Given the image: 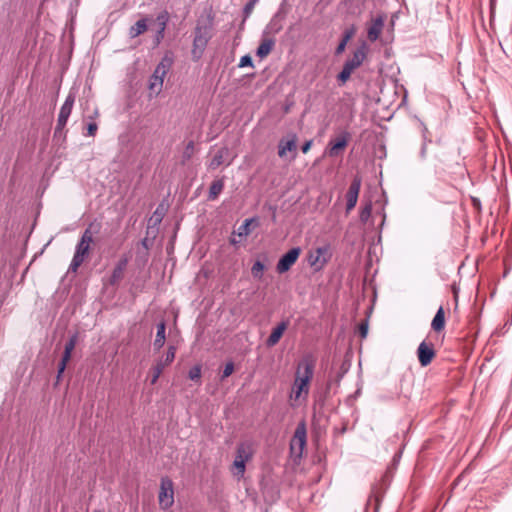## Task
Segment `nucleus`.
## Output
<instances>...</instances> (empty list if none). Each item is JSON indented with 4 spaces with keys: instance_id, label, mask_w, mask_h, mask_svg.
Returning a JSON list of instances; mask_svg holds the SVG:
<instances>
[{
    "instance_id": "1",
    "label": "nucleus",
    "mask_w": 512,
    "mask_h": 512,
    "mask_svg": "<svg viewBox=\"0 0 512 512\" xmlns=\"http://www.w3.org/2000/svg\"><path fill=\"white\" fill-rule=\"evenodd\" d=\"M315 360L312 355H306L298 363L295 379L292 385L290 399L306 400L309 395L310 382L314 375Z\"/></svg>"
},
{
    "instance_id": "2",
    "label": "nucleus",
    "mask_w": 512,
    "mask_h": 512,
    "mask_svg": "<svg viewBox=\"0 0 512 512\" xmlns=\"http://www.w3.org/2000/svg\"><path fill=\"white\" fill-rule=\"evenodd\" d=\"M213 19L208 17L204 22L198 21L193 39L192 55L194 59H200L205 48L212 38Z\"/></svg>"
},
{
    "instance_id": "3",
    "label": "nucleus",
    "mask_w": 512,
    "mask_h": 512,
    "mask_svg": "<svg viewBox=\"0 0 512 512\" xmlns=\"http://www.w3.org/2000/svg\"><path fill=\"white\" fill-rule=\"evenodd\" d=\"M93 224L91 223L82 233L79 242L75 247V252L72 261L69 265V272L76 273L78 268L83 264L89 256L91 243L93 242Z\"/></svg>"
},
{
    "instance_id": "4",
    "label": "nucleus",
    "mask_w": 512,
    "mask_h": 512,
    "mask_svg": "<svg viewBox=\"0 0 512 512\" xmlns=\"http://www.w3.org/2000/svg\"><path fill=\"white\" fill-rule=\"evenodd\" d=\"M172 59L165 56L160 63L156 66L152 76L149 80V90L158 95L162 91L164 77L170 70Z\"/></svg>"
},
{
    "instance_id": "5",
    "label": "nucleus",
    "mask_w": 512,
    "mask_h": 512,
    "mask_svg": "<svg viewBox=\"0 0 512 512\" xmlns=\"http://www.w3.org/2000/svg\"><path fill=\"white\" fill-rule=\"evenodd\" d=\"M252 457V452L247 444H240L237 447L235 460L233 462V474L234 476L241 478L245 473L246 462Z\"/></svg>"
},
{
    "instance_id": "6",
    "label": "nucleus",
    "mask_w": 512,
    "mask_h": 512,
    "mask_svg": "<svg viewBox=\"0 0 512 512\" xmlns=\"http://www.w3.org/2000/svg\"><path fill=\"white\" fill-rule=\"evenodd\" d=\"M331 258L330 247L328 245L318 247L310 251L307 256L308 264L315 270L320 271Z\"/></svg>"
},
{
    "instance_id": "7",
    "label": "nucleus",
    "mask_w": 512,
    "mask_h": 512,
    "mask_svg": "<svg viewBox=\"0 0 512 512\" xmlns=\"http://www.w3.org/2000/svg\"><path fill=\"white\" fill-rule=\"evenodd\" d=\"M75 103V95L73 93H69L60 108L57 125L55 127L54 135H60L65 128L67 121L71 115L73 105Z\"/></svg>"
},
{
    "instance_id": "8",
    "label": "nucleus",
    "mask_w": 512,
    "mask_h": 512,
    "mask_svg": "<svg viewBox=\"0 0 512 512\" xmlns=\"http://www.w3.org/2000/svg\"><path fill=\"white\" fill-rule=\"evenodd\" d=\"M159 505L162 509L170 508L174 503V485L168 477H163L160 483Z\"/></svg>"
},
{
    "instance_id": "9",
    "label": "nucleus",
    "mask_w": 512,
    "mask_h": 512,
    "mask_svg": "<svg viewBox=\"0 0 512 512\" xmlns=\"http://www.w3.org/2000/svg\"><path fill=\"white\" fill-rule=\"evenodd\" d=\"M301 254L300 247H294L290 249L287 253H285L278 261L276 265V270L279 274H283L291 269V267L296 263L297 259Z\"/></svg>"
},
{
    "instance_id": "10",
    "label": "nucleus",
    "mask_w": 512,
    "mask_h": 512,
    "mask_svg": "<svg viewBox=\"0 0 512 512\" xmlns=\"http://www.w3.org/2000/svg\"><path fill=\"white\" fill-rule=\"evenodd\" d=\"M176 355V348L174 346H169L168 350L166 352L165 358L160 359L156 365L151 369L152 371V377H151V384H155L157 380L159 379L160 375L162 374L164 368L168 365H170Z\"/></svg>"
},
{
    "instance_id": "11",
    "label": "nucleus",
    "mask_w": 512,
    "mask_h": 512,
    "mask_svg": "<svg viewBox=\"0 0 512 512\" xmlns=\"http://www.w3.org/2000/svg\"><path fill=\"white\" fill-rule=\"evenodd\" d=\"M362 180L359 176H355L346 193V212L349 213L357 204Z\"/></svg>"
},
{
    "instance_id": "12",
    "label": "nucleus",
    "mask_w": 512,
    "mask_h": 512,
    "mask_svg": "<svg viewBox=\"0 0 512 512\" xmlns=\"http://www.w3.org/2000/svg\"><path fill=\"white\" fill-rule=\"evenodd\" d=\"M77 340H78V335L75 333L69 338V340L65 344L61 361L58 364V371H57V380L58 381L60 380V378L67 366V363L71 358V354L77 344Z\"/></svg>"
},
{
    "instance_id": "13",
    "label": "nucleus",
    "mask_w": 512,
    "mask_h": 512,
    "mask_svg": "<svg viewBox=\"0 0 512 512\" xmlns=\"http://www.w3.org/2000/svg\"><path fill=\"white\" fill-rule=\"evenodd\" d=\"M417 356L422 367L428 366L435 357L433 344L422 341L417 348Z\"/></svg>"
},
{
    "instance_id": "14",
    "label": "nucleus",
    "mask_w": 512,
    "mask_h": 512,
    "mask_svg": "<svg viewBox=\"0 0 512 512\" xmlns=\"http://www.w3.org/2000/svg\"><path fill=\"white\" fill-rule=\"evenodd\" d=\"M367 51H368V47H367V44L365 42H362L357 48L356 50L353 52V55L351 58H349L345 63L344 65L349 67L350 69L352 70H355L357 69L358 67L361 66V64L363 63V61L365 60L366 58V55H367Z\"/></svg>"
},
{
    "instance_id": "15",
    "label": "nucleus",
    "mask_w": 512,
    "mask_h": 512,
    "mask_svg": "<svg viewBox=\"0 0 512 512\" xmlns=\"http://www.w3.org/2000/svg\"><path fill=\"white\" fill-rule=\"evenodd\" d=\"M349 139H350V134L348 132H343L337 138L330 140L329 144H328L329 156H331V157L338 156L340 154V152L342 150H344L345 147L347 146Z\"/></svg>"
},
{
    "instance_id": "16",
    "label": "nucleus",
    "mask_w": 512,
    "mask_h": 512,
    "mask_svg": "<svg viewBox=\"0 0 512 512\" xmlns=\"http://www.w3.org/2000/svg\"><path fill=\"white\" fill-rule=\"evenodd\" d=\"M288 326H289L288 319L279 322L272 329L271 334L266 339V342H265L266 346L268 348H271V347H274L275 345H277L278 342L280 341L281 337L283 336L284 332L287 330Z\"/></svg>"
},
{
    "instance_id": "17",
    "label": "nucleus",
    "mask_w": 512,
    "mask_h": 512,
    "mask_svg": "<svg viewBox=\"0 0 512 512\" xmlns=\"http://www.w3.org/2000/svg\"><path fill=\"white\" fill-rule=\"evenodd\" d=\"M306 445V428L304 423H300L294 432V436L291 441V450H295L298 448L299 455L302 454V451Z\"/></svg>"
},
{
    "instance_id": "18",
    "label": "nucleus",
    "mask_w": 512,
    "mask_h": 512,
    "mask_svg": "<svg viewBox=\"0 0 512 512\" xmlns=\"http://www.w3.org/2000/svg\"><path fill=\"white\" fill-rule=\"evenodd\" d=\"M169 21V13L164 10L160 12L156 17V22L158 25V30L154 36V46H158L162 40L164 39V33Z\"/></svg>"
},
{
    "instance_id": "19",
    "label": "nucleus",
    "mask_w": 512,
    "mask_h": 512,
    "mask_svg": "<svg viewBox=\"0 0 512 512\" xmlns=\"http://www.w3.org/2000/svg\"><path fill=\"white\" fill-rule=\"evenodd\" d=\"M296 135L293 134L290 139H281L278 144V155L280 158H284L287 152H292V159L296 157Z\"/></svg>"
},
{
    "instance_id": "20",
    "label": "nucleus",
    "mask_w": 512,
    "mask_h": 512,
    "mask_svg": "<svg viewBox=\"0 0 512 512\" xmlns=\"http://www.w3.org/2000/svg\"><path fill=\"white\" fill-rule=\"evenodd\" d=\"M128 262H129V259L127 256H123L119 259V261L115 265V267L112 271V274L109 278L110 285H116L123 279L124 271L127 267Z\"/></svg>"
},
{
    "instance_id": "21",
    "label": "nucleus",
    "mask_w": 512,
    "mask_h": 512,
    "mask_svg": "<svg viewBox=\"0 0 512 512\" xmlns=\"http://www.w3.org/2000/svg\"><path fill=\"white\" fill-rule=\"evenodd\" d=\"M383 27H384V19L382 16H378L377 18H375L371 25L369 26L368 30H367V36H368V39L371 41V42H374L376 41L382 30H383Z\"/></svg>"
},
{
    "instance_id": "22",
    "label": "nucleus",
    "mask_w": 512,
    "mask_h": 512,
    "mask_svg": "<svg viewBox=\"0 0 512 512\" xmlns=\"http://www.w3.org/2000/svg\"><path fill=\"white\" fill-rule=\"evenodd\" d=\"M229 154H230V151H229L228 147L220 148L215 153V155L212 157V159L210 160V162L208 164V168L215 170L220 165H222L226 162L227 158L229 157Z\"/></svg>"
},
{
    "instance_id": "23",
    "label": "nucleus",
    "mask_w": 512,
    "mask_h": 512,
    "mask_svg": "<svg viewBox=\"0 0 512 512\" xmlns=\"http://www.w3.org/2000/svg\"><path fill=\"white\" fill-rule=\"evenodd\" d=\"M445 327V312L442 306H440L431 322V328L435 332H440Z\"/></svg>"
},
{
    "instance_id": "24",
    "label": "nucleus",
    "mask_w": 512,
    "mask_h": 512,
    "mask_svg": "<svg viewBox=\"0 0 512 512\" xmlns=\"http://www.w3.org/2000/svg\"><path fill=\"white\" fill-rule=\"evenodd\" d=\"M274 45L275 41L273 39H264L258 46L256 50V55L261 59L265 58L270 54Z\"/></svg>"
},
{
    "instance_id": "25",
    "label": "nucleus",
    "mask_w": 512,
    "mask_h": 512,
    "mask_svg": "<svg viewBox=\"0 0 512 512\" xmlns=\"http://www.w3.org/2000/svg\"><path fill=\"white\" fill-rule=\"evenodd\" d=\"M147 29H148L147 19L142 18L129 28L128 34H129L130 38H136L139 35L143 34Z\"/></svg>"
},
{
    "instance_id": "26",
    "label": "nucleus",
    "mask_w": 512,
    "mask_h": 512,
    "mask_svg": "<svg viewBox=\"0 0 512 512\" xmlns=\"http://www.w3.org/2000/svg\"><path fill=\"white\" fill-rule=\"evenodd\" d=\"M165 331H166V324L164 321H161L157 324V333L156 338L154 340V348L159 350L164 346L165 343Z\"/></svg>"
},
{
    "instance_id": "27",
    "label": "nucleus",
    "mask_w": 512,
    "mask_h": 512,
    "mask_svg": "<svg viewBox=\"0 0 512 512\" xmlns=\"http://www.w3.org/2000/svg\"><path fill=\"white\" fill-rule=\"evenodd\" d=\"M223 188H224V178H219V179L214 180L209 188L208 199L209 200L217 199V197L223 191Z\"/></svg>"
},
{
    "instance_id": "28",
    "label": "nucleus",
    "mask_w": 512,
    "mask_h": 512,
    "mask_svg": "<svg viewBox=\"0 0 512 512\" xmlns=\"http://www.w3.org/2000/svg\"><path fill=\"white\" fill-rule=\"evenodd\" d=\"M255 222L254 218L246 219L242 225L238 227L237 235L239 237H245L248 236L251 233L250 225L251 223Z\"/></svg>"
},
{
    "instance_id": "29",
    "label": "nucleus",
    "mask_w": 512,
    "mask_h": 512,
    "mask_svg": "<svg viewBox=\"0 0 512 512\" xmlns=\"http://www.w3.org/2000/svg\"><path fill=\"white\" fill-rule=\"evenodd\" d=\"M264 269L265 265L261 261L257 260L251 268V273L254 278L261 279Z\"/></svg>"
},
{
    "instance_id": "30",
    "label": "nucleus",
    "mask_w": 512,
    "mask_h": 512,
    "mask_svg": "<svg viewBox=\"0 0 512 512\" xmlns=\"http://www.w3.org/2000/svg\"><path fill=\"white\" fill-rule=\"evenodd\" d=\"M371 212H372V205H371V203H368L360 211V220L364 223L367 222L371 216Z\"/></svg>"
},
{
    "instance_id": "31",
    "label": "nucleus",
    "mask_w": 512,
    "mask_h": 512,
    "mask_svg": "<svg viewBox=\"0 0 512 512\" xmlns=\"http://www.w3.org/2000/svg\"><path fill=\"white\" fill-rule=\"evenodd\" d=\"M188 377L193 381H198L201 378V366L195 365L193 366L188 373Z\"/></svg>"
},
{
    "instance_id": "32",
    "label": "nucleus",
    "mask_w": 512,
    "mask_h": 512,
    "mask_svg": "<svg viewBox=\"0 0 512 512\" xmlns=\"http://www.w3.org/2000/svg\"><path fill=\"white\" fill-rule=\"evenodd\" d=\"M353 71L354 70L344 65L342 71L338 74V80L345 83L350 78Z\"/></svg>"
},
{
    "instance_id": "33",
    "label": "nucleus",
    "mask_w": 512,
    "mask_h": 512,
    "mask_svg": "<svg viewBox=\"0 0 512 512\" xmlns=\"http://www.w3.org/2000/svg\"><path fill=\"white\" fill-rule=\"evenodd\" d=\"M358 331H359L361 338H366V336L368 334V320L362 321L358 325Z\"/></svg>"
},
{
    "instance_id": "34",
    "label": "nucleus",
    "mask_w": 512,
    "mask_h": 512,
    "mask_svg": "<svg viewBox=\"0 0 512 512\" xmlns=\"http://www.w3.org/2000/svg\"><path fill=\"white\" fill-rule=\"evenodd\" d=\"M240 68H243V67H246V66H250V67H253V62H252V58L250 55H244L241 57L240 59V62H239V65H238Z\"/></svg>"
},
{
    "instance_id": "35",
    "label": "nucleus",
    "mask_w": 512,
    "mask_h": 512,
    "mask_svg": "<svg viewBox=\"0 0 512 512\" xmlns=\"http://www.w3.org/2000/svg\"><path fill=\"white\" fill-rule=\"evenodd\" d=\"M233 371H234L233 362H228L224 367L222 378L224 379V378L229 377L233 373Z\"/></svg>"
},
{
    "instance_id": "36",
    "label": "nucleus",
    "mask_w": 512,
    "mask_h": 512,
    "mask_svg": "<svg viewBox=\"0 0 512 512\" xmlns=\"http://www.w3.org/2000/svg\"><path fill=\"white\" fill-rule=\"evenodd\" d=\"M355 31L353 28L351 29H348L344 32L343 34V37H342V45H347V43L349 42V40L353 37Z\"/></svg>"
},
{
    "instance_id": "37",
    "label": "nucleus",
    "mask_w": 512,
    "mask_h": 512,
    "mask_svg": "<svg viewBox=\"0 0 512 512\" xmlns=\"http://www.w3.org/2000/svg\"><path fill=\"white\" fill-rule=\"evenodd\" d=\"M98 129V125L95 122H91L87 125V135L88 136H95L96 131Z\"/></svg>"
},
{
    "instance_id": "38",
    "label": "nucleus",
    "mask_w": 512,
    "mask_h": 512,
    "mask_svg": "<svg viewBox=\"0 0 512 512\" xmlns=\"http://www.w3.org/2000/svg\"><path fill=\"white\" fill-rule=\"evenodd\" d=\"M258 1H259V0H250V1L245 5V7H244V12H245L246 14H249V13L252 11V9H253L254 5H255Z\"/></svg>"
},
{
    "instance_id": "39",
    "label": "nucleus",
    "mask_w": 512,
    "mask_h": 512,
    "mask_svg": "<svg viewBox=\"0 0 512 512\" xmlns=\"http://www.w3.org/2000/svg\"><path fill=\"white\" fill-rule=\"evenodd\" d=\"M194 148V143L192 141H190L188 144H187V147H186V150L184 152V157L186 159H189L190 156H191V151L193 150Z\"/></svg>"
},
{
    "instance_id": "40",
    "label": "nucleus",
    "mask_w": 512,
    "mask_h": 512,
    "mask_svg": "<svg viewBox=\"0 0 512 512\" xmlns=\"http://www.w3.org/2000/svg\"><path fill=\"white\" fill-rule=\"evenodd\" d=\"M311 146H312V140L306 141V142L303 144L302 148H301V149H302V152H303V153H307V152L310 150Z\"/></svg>"
},
{
    "instance_id": "41",
    "label": "nucleus",
    "mask_w": 512,
    "mask_h": 512,
    "mask_svg": "<svg viewBox=\"0 0 512 512\" xmlns=\"http://www.w3.org/2000/svg\"><path fill=\"white\" fill-rule=\"evenodd\" d=\"M345 48H346V45H342V41H340V43L338 44V46H337V48H336L335 53H336L337 55H339V54H341V53H343V52H344Z\"/></svg>"
},
{
    "instance_id": "42",
    "label": "nucleus",
    "mask_w": 512,
    "mask_h": 512,
    "mask_svg": "<svg viewBox=\"0 0 512 512\" xmlns=\"http://www.w3.org/2000/svg\"><path fill=\"white\" fill-rule=\"evenodd\" d=\"M230 243H231L232 245H236V244H238V243H239V241H237L234 237H232V238L230 239Z\"/></svg>"
},
{
    "instance_id": "43",
    "label": "nucleus",
    "mask_w": 512,
    "mask_h": 512,
    "mask_svg": "<svg viewBox=\"0 0 512 512\" xmlns=\"http://www.w3.org/2000/svg\"><path fill=\"white\" fill-rule=\"evenodd\" d=\"M421 155H422V157H424V156H425V149H422V151H421Z\"/></svg>"
},
{
    "instance_id": "44",
    "label": "nucleus",
    "mask_w": 512,
    "mask_h": 512,
    "mask_svg": "<svg viewBox=\"0 0 512 512\" xmlns=\"http://www.w3.org/2000/svg\"><path fill=\"white\" fill-rule=\"evenodd\" d=\"M231 163H232V159L228 160V161L226 162V165L228 166V165H230Z\"/></svg>"
}]
</instances>
